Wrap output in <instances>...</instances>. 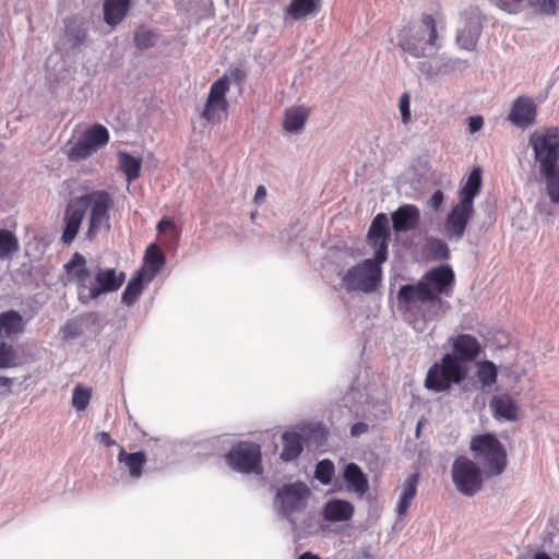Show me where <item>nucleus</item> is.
Segmentation results:
<instances>
[{"mask_svg": "<svg viewBox=\"0 0 559 559\" xmlns=\"http://www.w3.org/2000/svg\"><path fill=\"white\" fill-rule=\"evenodd\" d=\"M481 189V169L474 168L464 186L459 191V201L468 205H474V199L477 197Z\"/></svg>", "mask_w": 559, "mask_h": 559, "instance_id": "31", "label": "nucleus"}, {"mask_svg": "<svg viewBox=\"0 0 559 559\" xmlns=\"http://www.w3.org/2000/svg\"><path fill=\"white\" fill-rule=\"evenodd\" d=\"M451 352L445 353L450 357H454L456 361L469 367L472 362L480 356L483 346L479 340L468 333H459L448 338Z\"/></svg>", "mask_w": 559, "mask_h": 559, "instance_id": "13", "label": "nucleus"}, {"mask_svg": "<svg viewBox=\"0 0 559 559\" xmlns=\"http://www.w3.org/2000/svg\"><path fill=\"white\" fill-rule=\"evenodd\" d=\"M419 69H420L421 72H424L427 75H432L435 73V72H432L430 70L431 69V64H429L427 62L421 63Z\"/></svg>", "mask_w": 559, "mask_h": 559, "instance_id": "56", "label": "nucleus"}, {"mask_svg": "<svg viewBox=\"0 0 559 559\" xmlns=\"http://www.w3.org/2000/svg\"><path fill=\"white\" fill-rule=\"evenodd\" d=\"M134 45L140 50L152 48L156 45L158 34L146 26H139L134 32Z\"/></svg>", "mask_w": 559, "mask_h": 559, "instance_id": "36", "label": "nucleus"}, {"mask_svg": "<svg viewBox=\"0 0 559 559\" xmlns=\"http://www.w3.org/2000/svg\"><path fill=\"white\" fill-rule=\"evenodd\" d=\"M64 271L67 274V278L69 282H74L78 285L79 292L86 293L88 286L86 285L87 280L90 278V271L86 266L85 258L75 252L69 262L64 264Z\"/></svg>", "mask_w": 559, "mask_h": 559, "instance_id": "20", "label": "nucleus"}, {"mask_svg": "<svg viewBox=\"0 0 559 559\" xmlns=\"http://www.w3.org/2000/svg\"><path fill=\"white\" fill-rule=\"evenodd\" d=\"M309 115V108L304 106L287 108L284 114L283 128L287 132H298L304 128Z\"/></svg>", "mask_w": 559, "mask_h": 559, "instance_id": "33", "label": "nucleus"}, {"mask_svg": "<svg viewBox=\"0 0 559 559\" xmlns=\"http://www.w3.org/2000/svg\"><path fill=\"white\" fill-rule=\"evenodd\" d=\"M91 397V389H85L81 384H78L73 390L72 406L78 411H84L88 406Z\"/></svg>", "mask_w": 559, "mask_h": 559, "instance_id": "41", "label": "nucleus"}, {"mask_svg": "<svg viewBox=\"0 0 559 559\" xmlns=\"http://www.w3.org/2000/svg\"><path fill=\"white\" fill-rule=\"evenodd\" d=\"M419 219V209L414 204L402 205L392 213V225L396 233L414 229Z\"/></svg>", "mask_w": 559, "mask_h": 559, "instance_id": "21", "label": "nucleus"}, {"mask_svg": "<svg viewBox=\"0 0 559 559\" xmlns=\"http://www.w3.org/2000/svg\"><path fill=\"white\" fill-rule=\"evenodd\" d=\"M19 248L17 237L11 230L0 228V259H5L15 253Z\"/></svg>", "mask_w": 559, "mask_h": 559, "instance_id": "37", "label": "nucleus"}, {"mask_svg": "<svg viewBox=\"0 0 559 559\" xmlns=\"http://www.w3.org/2000/svg\"><path fill=\"white\" fill-rule=\"evenodd\" d=\"M131 0H105L104 2V20L115 27L120 24L128 14Z\"/></svg>", "mask_w": 559, "mask_h": 559, "instance_id": "29", "label": "nucleus"}, {"mask_svg": "<svg viewBox=\"0 0 559 559\" xmlns=\"http://www.w3.org/2000/svg\"><path fill=\"white\" fill-rule=\"evenodd\" d=\"M355 507L352 502L343 499L329 500L322 510V516L329 522H344L353 518Z\"/></svg>", "mask_w": 559, "mask_h": 559, "instance_id": "23", "label": "nucleus"}, {"mask_svg": "<svg viewBox=\"0 0 559 559\" xmlns=\"http://www.w3.org/2000/svg\"><path fill=\"white\" fill-rule=\"evenodd\" d=\"M109 139L107 128L100 123H95L84 130L75 142L67 144L66 156L69 162L85 160L98 150L105 147Z\"/></svg>", "mask_w": 559, "mask_h": 559, "instance_id": "8", "label": "nucleus"}, {"mask_svg": "<svg viewBox=\"0 0 559 559\" xmlns=\"http://www.w3.org/2000/svg\"><path fill=\"white\" fill-rule=\"evenodd\" d=\"M84 218V209L76 204V200H72L66 207L63 216V230L61 240L66 245H70L76 237L81 224Z\"/></svg>", "mask_w": 559, "mask_h": 559, "instance_id": "19", "label": "nucleus"}, {"mask_svg": "<svg viewBox=\"0 0 559 559\" xmlns=\"http://www.w3.org/2000/svg\"><path fill=\"white\" fill-rule=\"evenodd\" d=\"M230 88V82L227 74L222 75L212 83L207 98L205 100L201 118L209 123H219L228 117L227 94Z\"/></svg>", "mask_w": 559, "mask_h": 559, "instance_id": "11", "label": "nucleus"}, {"mask_svg": "<svg viewBox=\"0 0 559 559\" xmlns=\"http://www.w3.org/2000/svg\"><path fill=\"white\" fill-rule=\"evenodd\" d=\"M528 143L545 178L547 195L552 203H559V128L536 129L531 133Z\"/></svg>", "mask_w": 559, "mask_h": 559, "instance_id": "2", "label": "nucleus"}, {"mask_svg": "<svg viewBox=\"0 0 559 559\" xmlns=\"http://www.w3.org/2000/svg\"><path fill=\"white\" fill-rule=\"evenodd\" d=\"M389 238V219L385 214L380 213L371 222L367 234L368 245L374 249V255L379 260H388Z\"/></svg>", "mask_w": 559, "mask_h": 559, "instance_id": "16", "label": "nucleus"}, {"mask_svg": "<svg viewBox=\"0 0 559 559\" xmlns=\"http://www.w3.org/2000/svg\"><path fill=\"white\" fill-rule=\"evenodd\" d=\"M480 33L481 24L477 20L466 21L457 31L456 43L461 48L473 51L477 46Z\"/></svg>", "mask_w": 559, "mask_h": 559, "instance_id": "26", "label": "nucleus"}, {"mask_svg": "<svg viewBox=\"0 0 559 559\" xmlns=\"http://www.w3.org/2000/svg\"><path fill=\"white\" fill-rule=\"evenodd\" d=\"M534 559H552L549 555L546 552H537L534 556Z\"/></svg>", "mask_w": 559, "mask_h": 559, "instance_id": "57", "label": "nucleus"}, {"mask_svg": "<svg viewBox=\"0 0 559 559\" xmlns=\"http://www.w3.org/2000/svg\"><path fill=\"white\" fill-rule=\"evenodd\" d=\"M396 38L397 46L414 58H427L440 49L437 22L428 13L403 26Z\"/></svg>", "mask_w": 559, "mask_h": 559, "instance_id": "3", "label": "nucleus"}, {"mask_svg": "<svg viewBox=\"0 0 559 559\" xmlns=\"http://www.w3.org/2000/svg\"><path fill=\"white\" fill-rule=\"evenodd\" d=\"M67 36L70 41H72L73 46H79L86 38V32L84 28L78 27L72 28L70 25H67Z\"/></svg>", "mask_w": 559, "mask_h": 559, "instance_id": "47", "label": "nucleus"}, {"mask_svg": "<svg viewBox=\"0 0 559 559\" xmlns=\"http://www.w3.org/2000/svg\"><path fill=\"white\" fill-rule=\"evenodd\" d=\"M157 229L159 233H163L165 230H175L176 229V226L174 224V222L169 218H163L158 225H157Z\"/></svg>", "mask_w": 559, "mask_h": 559, "instance_id": "53", "label": "nucleus"}, {"mask_svg": "<svg viewBox=\"0 0 559 559\" xmlns=\"http://www.w3.org/2000/svg\"><path fill=\"white\" fill-rule=\"evenodd\" d=\"M76 204L88 210V227L86 238L93 239L103 228L109 227L110 210L114 207V199L106 190H94L75 198Z\"/></svg>", "mask_w": 559, "mask_h": 559, "instance_id": "6", "label": "nucleus"}, {"mask_svg": "<svg viewBox=\"0 0 559 559\" xmlns=\"http://www.w3.org/2000/svg\"><path fill=\"white\" fill-rule=\"evenodd\" d=\"M228 466L242 474L262 472V453L260 444L252 441H239L225 456Z\"/></svg>", "mask_w": 559, "mask_h": 559, "instance_id": "10", "label": "nucleus"}, {"mask_svg": "<svg viewBox=\"0 0 559 559\" xmlns=\"http://www.w3.org/2000/svg\"><path fill=\"white\" fill-rule=\"evenodd\" d=\"M124 278V273H117L115 269L100 270L95 275L96 284L88 286L86 293L80 292L79 299L82 302H87L92 299H96L104 293L116 292L122 286Z\"/></svg>", "mask_w": 559, "mask_h": 559, "instance_id": "14", "label": "nucleus"}, {"mask_svg": "<svg viewBox=\"0 0 559 559\" xmlns=\"http://www.w3.org/2000/svg\"><path fill=\"white\" fill-rule=\"evenodd\" d=\"M476 377L483 389L490 388L497 382L498 368L491 360H480L476 365Z\"/></svg>", "mask_w": 559, "mask_h": 559, "instance_id": "35", "label": "nucleus"}, {"mask_svg": "<svg viewBox=\"0 0 559 559\" xmlns=\"http://www.w3.org/2000/svg\"><path fill=\"white\" fill-rule=\"evenodd\" d=\"M343 477L347 485V490L354 492L357 497L361 498L369 491L367 475L356 463H348L345 466Z\"/></svg>", "mask_w": 559, "mask_h": 559, "instance_id": "22", "label": "nucleus"}, {"mask_svg": "<svg viewBox=\"0 0 559 559\" xmlns=\"http://www.w3.org/2000/svg\"><path fill=\"white\" fill-rule=\"evenodd\" d=\"M399 108L402 116V121L404 124H408L412 120V114H411V95L405 92L401 95L400 102H399Z\"/></svg>", "mask_w": 559, "mask_h": 559, "instance_id": "45", "label": "nucleus"}, {"mask_svg": "<svg viewBox=\"0 0 559 559\" xmlns=\"http://www.w3.org/2000/svg\"><path fill=\"white\" fill-rule=\"evenodd\" d=\"M496 4L503 11L516 14L523 10L524 5H530V0H495Z\"/></svg>", "mask_w": 559, "mask_h": 559, "instance_id": "43", "label": "nucleus"}, {"mask_svg": "<svg viewBox=\"0 0 559 559\" xmlns=\"http://www.w3.org/2000/svg\"><path fill=\"white\" fill-rule=\"evenodd\" d=\"M425 251L432 260H447L450 257L448 245L438 238H430L426 241Z\"/></svg>", "mask_w": 559, "mask_h": 559, "instance_id": "39", "label": "nucleus"}, {"mask_svg": "<svg viewBox=\"0 0 559 559\" xmlns=\"http://www.w3.org/2000/svg\"><path fill=\"white\" fill-rule=\"evenodd\" d=\"M117 459L128 469L131 478L139 479L143 475V468L147 462L145 452L129 453L121 447Z\"/></svg>", "mask_w": 559, "mask_h": 559, "instance_id": "27", "label": "nucleus"}, {"mask_svg": "<svg viewBox=\"0 0 559 559\" xmlns=\"http://www.w3.org/2000/svg\"><path fill=\"white\" fill-rule=\"evenodd\" d=\"M334 474V464L330 460H322L317 464L314 476L323 485L331 483Z\"/></svg>", "mask_w": 559, "mask_h": 559, "instance_id": "42", "label": "nucleus"}, {"mask_svg": "<svg viewBox=\"0 0 559 559\" xmlns=\"http://www.w3.org/2000/svg\"><path fill=\"white\" fill-rule=\"evenodd\" d=\"M469 450L474 459L480 462L488 477L501 475L508 465L504 445L492 433L474 436L469 441Z\"/></svg>", "mask_w": 559, "mask_h": 559, "instance_id": "5", "label": "nucleus"}, {"mask_svg": "<svg viewBox=\"0 0 559 559\" xmlns=\"http://www.w3.org/2000/svg\"><path fill=\"white\" fill-rule=\"evenodd\" d=\"M378 257L366 259L349 267L342 276V283L348 293L370 294L377 290L382 280V264Z\"/></svg>", "mask_w": 559, "mask_h": 559, "instance_id": "7", "label": "nucleus"}, {"mask_svg": "<svg viewBox=\"0 0 559 559\" xmlns=\"http://www.w3.org/2000/svg\"><path fill=\"white\" fill-rule=\"evenodd\" d=\"M418 480L419 475L417 473L411 474L405 479L396 507L399 520H403L407 515L408 509L417 495Z\"/></svg>", "mask_w": 559, "mask_h": 559, "instance_id": "25", "label": "nucleus"}, {"mask_svg": "<svg viewBox=\"0 0 559 559\" xmlns=\"http://www.w3.org/2000/svg\"><path fill=\"white\" fill-rule=\"evenodd\" d=\"M367 430H368V425L366 423L358 421L352 426L350 435L353 437H357V436H360V435L367 432Z\"/></svg>", "mask_w": 559, "mask_h": 559, "instance_id": "52", "label": "nucleus"}, {"mask_svg": "<svg viewBox=\"0 0 559 559\" xmlns=\"http://www.w3.org/2000/svg\"><path fill=\"white\" fill-rule=\"evenodd\" d=\"M474 212V205L460 201L452 206L444 223L445 234L449 239L460 240L463 238Z\"/></svg>", "mask_w": 559, "mask_h": 559, "instance_id": "15", "label": "nucleus"}, {"mask_svg": "<svg viewBox=\"0 0 559 559\" xmlns=\"http://www.w3.org/2000/svg\"><path fill=\"white\" fill-rule=\"evenodd\" d=\"M96 440L104 444L107 448L116 445V441L110 437V435L106 431L98 432L96 435Z\"/></svg>", "mask_w": 559, "mask_h": 559, "instance_id": "51", "label": "nucleus"}, {"mask_svg": "<svg viewBox=\"0 0 559 559\" xmlns=\"http://www.w3.org/2000/svg\"><path fill=\"white\" fill-rule=\"evenodd\" d=\"M283 450L281 452V459L284 462H290L296 460L304 449L302 436L295 431H286L282 436Z\"/></svg>", "mask_w": 559, "mask_h": 559, "instance_id": "32", "label": "nucleus"}, {"mask_svg": "<svg viewBox=\"0 0 559 559\" xmlns=\"http://www.w3.org/2000/svg\"><path fill=\"white\" fill-rule=\"evenodd\" d=\"M143 280H147L146 276H144L142 273H139L138 276L130 280L127 287L124 288V292L122 294V301L126 305H132L138 297L141 295L143 285Z\"/></svg>", "mask_w": 559, "mask_h": 559, "instance_id": "40", "label": "nucleus"}, {"mask_svg": "<svg viewBox=\"0 0 559 559\" xmlns=\"http://www.w3.org/2000/svg\"><path fill=\"white\" fill-rule=\"evenodd\" d=\"M537 106L530 96L516 97L511 106L508 120L520 129H526L536 123Z\"/></svg>", "mask_w": 559, "mask_h": 559, "instance_id": "17", "label": "nucleus"}, {"mask_svg": "<svg viewBox=\"0 0 559 559\" xmlns=\"http://www.w3.org/2000/svg\"><path fill=\"white\" fill-rule=\"evenodd\" d=\"M484 127V118L481 116H472L468 118V131L475 133Z\"/></svg>", "mask_w": 559, "mask_h": 559, "instance_id": "48", "label": "nucleus"}, {"mask_svg": "<svg viewBox=\"0 0 559 559\" xmlns=\"http://www.w3.org/2000/svg\"><path fill=\"white\" fill-rule=\"evenodd\" d=\"M489 407L497 420L516 421L520 418V407L509 393L493 395Z\"/></svg>", "mask_w": 559, "mask_h": 559, "instance_id": "18", "label": "nucleus"}, {"mask_svg": "<svg viewBox=\"0 0 559 559\" xmlns=\"http://www.w3.org/2000/svg\"><path fill=\"white\" fill-rule=\"evenodd\" d=\"M469 370L471 367L463 366L444 353L429 367L424 386L435 393L449 392L453 385H459L467 379Z\"/></svg>", "mask_w": 559, "mask_h": 559, "instance_id": "4", "label": "nucleus"}, {"mask_svg": "<svg viewBox=\"0 0 559 559\" xmlns=\"http://www.w3.org/2000/svg\"><path fill=\"white\" fill-rule=\"evenodd\" d=\"M165 255L162 250L155 245L151 243L144 254V267L140 272L147 280H152L164 266Z\"/></svg>", "mask_w": 559, "mask_h": 559, "instance_id": "30", "label": "nucleus"}, {"mask_svg": "<svg viewBox=\"0 0 559 559\" xmlns=\"http://www.w3.org/2000/svg\"><path fill=\"white\" fill-rule=\"evenodd\" d=\"M443 201H444L443 192L441 190H437L431 195V198L429 200V205L431 209L438 210L441 206V204L443 203Z\"/></svg>", "mask_w": 559, "mask_h": 559, "instance_id": "49", "label": "nucleus"}, {"mask_svg": "<svg viewBox=\"0 0 559 559\" xmlns=\"http://www.w3.org/2000/svg\"><path fill=\"white\" fill-rule=\"evenodd\" d=\"M502 369L506 370L507 377L515 383L521 381V379L526 374V368L519 366L516 362L504 366Z\"/></svg>", "mask_w": 559, "mask_h": 559, "instance_id": "46", "label": "nucleus"}, {"mask_svg": "<svg viewBox=\"0 0 559 559\" xmlns=\"http://www.w3.org/2000/svg\"><path fill=\"white\" fill-rule=\"evenodd\" d=\"M322 0H292L285 8L284 13L286 19L289 17L294 21L305 19L309 15H314L321 8Z\"/></svg>", "mask_w": 559, "mask_h": 559, "instance_id": "28", "label": "nucleus"}, {"mask_svg": "<svg viewBox=\"0 0 559 559\" xmlns=\"http://www.w3.org/2000/svg\"><path fill=\"white\" fill-rule=\"evenodd\" d=\"M13 378L0 376V393L9 394L12 391Z\"/></svg>", "mask_w": 559, "mask_h": 559, "instance_id": "50", "label": "nucleus"}, {"mask_svg": "<svg viewBox=\"0 0 559 559\" xmlns=\"http://www.w3.org/2000/svg\"><path fill=\"white\" fill-rule=\"evenodd\" d=\"M266 197V189L264 186H259L257 188V191H255V194H254V201L257 203L261 202L262 200H264Z\"/></svg>", "mask_w": 559, "mask_h": 559, "instance_id": "54", "label": "nucleus"}, {"mask_svg": "<svg viewBox=\"0 0 559 559\" xmlns=\"http://www.w3.org/2000/svg\"><path fill=\"white\" fill-rule=\"evenodd\" d=\"M536 211L539 214L545 215V216H550L552 214V212L547 209L546 204H543V203H539L536 205Z\"/></svg>", "mask_w": 559, "mask_h": 559, "instance_id": "55", "label": "nucleus"}, {"mask_svg": "<svg viewBox=\"0 0 559 559\" xmlns=\"http://www.w3.org/2000/svg\"><path fill=\"white\" fill-rule=\"evenodd\" d=\"M310 489L305 483L298 481L284 485L276 493V501L283 515L290 516L306 509Z\"/></svg>", "mask_w": 559, "mask_h": 559, "instance_id": "12", "label": "nucleus"}, {"mask_svg": "<svg viewBox=\"0 0 559 559\" xmlns=\"http://www.w3.org/2000/svg\"><path fill=\"white\" fill-rule=\"evenodd\" d=\"M530 5L540 13L554 14L559 8V0H530Z\"/></svg>", "mask_w": 559, "mask_h": 559, "instance_id": "44", "label": "nucleus"}, {"mask_svg": "<svg viewBox=\"0 0 559 559\" xmlns=\"http://www.w3.org/2000/svg\"><path fill=\"white\" fill-rule=\"evenodd\" d=\"M233 76L236 79V80H241L243 78V73L240 71V70H235L233 72Z\"/></svg>", "mask_w": 559, "mask_h": 559, "instance_id": "58", "label": "nucleus"}, {"mask_svg": "<svg viewBox=\"0 0 559 559\" xmlns=\"http://www.w3.org/2000/svg\"><path fill=\"white\" fill-rule=\"evenodd\" d=\"M455 284V274L448 264H442L427 271L416 285H403L397 293L401 304H430L439 317L444 312L441 295L451 297Z\"/></svg>", "mask_w": 559, "mask_h": 559, "instance_id": "1", "label": "nucleus"}, {"mask_svg": "<svg viewBox=\"0 0 559 559\" xmlns=\"http://www.w3.org/2000/svg\"><path fill=\"white\" fill-rule=\"evenodd\" d=\"M451 476L456 490L466 497L476 495L483 488L481 468L465 455H460L454 460Z\"/></svg>", "mask_w": 559, "mask_h": 559, "instance_id": "9", "label": "nucleus"}, {"mask_svg": "<svg viewBox=\"0 0 559 559\" xmlns=\"http://www.w3.org/2000/svg\"><path fill=\"white\" fill-rule=\"evenodd\" d=\"M21 364L14 346L2 340L0 342V369L14 368Z\"/></svg>", "mask_w": 559, "mask_h": 559, "instance_id": "38", "label": "nucleus"}, {"mask_svg": "<svg viewBox=\"0 0 559 559\" xmlns=\"http://www.w3.org/2000/svg\"><path fill=\"white\" fill-rule=\"evenodd\" d=\"M119 169L124 174L127 181L131 183L140 177L142 159L130 153L120 151L117 153Z\"/></svg>", "mask_w": 559, "mask_h": 559, "instance_id": "34", "label": "nucleus"}, {"mask_svg": "<svg viewBox=\"0 0 559 559\" xmlns=\"http://www.w3.org/2000/svg\"><path fill=\"white\" fill-rule=\"evenodd\" d=\"M26 322L16 310L0 313V340L10 338L25 331Z\"/></svg>", "mask_w": 559, "mask_h": 559, "instance_id": "24", "label": "nucleus"}]
</instances>
